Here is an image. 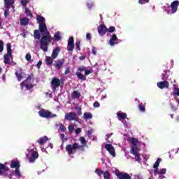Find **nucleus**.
Wrapping results in <instances>:
<instances>
[{
  "label": "nucleus",
  "instance_id": "28",
  "mask_svg": "<svg viewBox=\"0 0 179 179\" xmlns=\"http://www.w3.org/2000/svg\"><path fill=\"white\" fill-rule=\"evenodd\" d=\"M83 118L84 120H92L93 118V115L92 113L85 112L84 113Z\"/></svg>",
  "mask_w": 179,
  "mask_h": 179
},
{
  "label": "nucleus",
  "instance_id": "63",
  "mask_svg": "<svg viewBox=\"0 0 179 179\" xmlns=\"http://www.w3.org/2000/svg\"><path fill=\"white\" fill-rule=\"evenodd\" d=\"M80 132H82V129H80V128L76 129V135H79V134H80Z\"/></svg>",
  "mask_w": 179,
  "mask_h": 179
},
{
  "label": "nucleus",
  "instance_id": "12",
  "mask_svg": "<svg viewBox=\"0 0 179 179\" xmlns=\"http://www.w3.org/2000/svg\"><path fill=\"white\" fill-rule=\"evenodd\" d=\"M178 6H179L178 0H176V1H173L171 3V13L172 14H174V13H176V12H177V10L178 9Z\"/></svg>",
  "mask_w": 179,
  "mask_h": 179
},
{
  "label": "nucleus",
  "instance_id": "58",
  "mask_svg": "<svg viewBox=\"0 0 179 179\" xmlns=\"http://www.w3.org/2000/svg\"><path fill=\"white\" fill-rule=\"evenodd\" d=\"M138 108L140 111H142L143 113L145 111V106L142 104L138 105Z\"/></svg>",
  "mask_w": 179,
  "mask_h": 179
},
{
  "label": "nucleus",
  "instance_id": "3",
  "mask_svg": "<svg viewBox=\"0 0 179 179\" xmlns=\"http://www.w3.org/2000/svg\"><path fill=\"white\" fill-rule=\"evenodd\" d=\"M38 114L42 118H55L57 117L56 114H52L51 112L45 109L39 110Z\"/></svg>",
  "mask_w": 179,
  "mask_h": 179
},
{
  "label": "nucleus",
  "instance_id": "17",
  "mask_svg": "<svg viewBox=\"0 0 179 179\" xmlns=\"http://www.w3.org/2000/svg\"><path fill=\"white\" fill-rule=\"evenodd\" d=\"M157 86L159 87V89H168L169 87V81H162L157 83Z\"/></svg>",
  "mask_w": 179,
  "mask_h": 179
},
{
  "label": "nucleus",
  "instance_id": "25",
  "mask_svg": "<svg viewBox=\"0 0 179 179\" xmlns=\"http://www.w3.org/2000/svg\"><path fill=\"white\" fill-rule=\"evenodd\" d=\"M36 20L38 21V24H44L45 23V18L41 15H38Z\"/></svg>",
  "mask_w": 179,
  "mask_h": 179
},
{
  "label": "nucleus",
  "instance_id": "18",
  "mask_svg": "<svg viewBox=\"0 0 179 179\" xmlns=\"http://www.w3.org/2000/svg\"><path fill=\"white\" fill-rule=\"evenodd\" d=\"M118 40V38L117 37V35L113 34L111 36V38L109 39V44L111 45V47H114L115 45V41Z\"/></svg>",
  "mask_w": 179,
  "mask_h": 179
},
{
  "label": "nucleus",
  "instance_id": "61",
  "mask_svg": "<svg viewBox=\"0 0 179 179\" xmlns=\"http://www.w3.org/2000/svg\"><path fill=\"white\" fill-rule=\"evenodd\" d=\"M92 54L94 55H96L97 54V50L96 49V47H92Z\"/></svg>",
  "mask_w": 179,
  "mask_h": 179
},
{
  "label": "nucleus",
  "instance_id": "4",
  "mask_svg": "<svg viewBox=\"0 0 179 179\" xmlns=\"http://www.w3.org/2000/svg\"><path fill=\"white\" fill-rule=\"evenodd\" d=\"M8 173H9V167L0 163V176H3V177H9L10 179H12V176L8 174Z\"/></svg>",
  "mask_w": 179,
  "mask_h": 179
},
{
  "label": "nucleus",
  "instance_id": "10",
  "mask_svg": "<svg viewBox=\"0 0 179 179\" xmlns=\"http://www.w3.org/2000/svg\"><path fill=\"white\" fill-rule=\"evenodd\" d=\"M98 33L99 36H105L106 33H107V27L104 24H101L98 27Z\"/></svg>",
  "mask_w": 179,
  "mask_h": 179
},
{
  "label": "nucleus",
  "instance_id": "48",
  "mask_svg": "<svg viewBox=\"0 0 179 179\" xmlns=\"http://www.w3.org/2000/svg\"><path fill=\"white\" fill-rule=\"evenodd\" d=\"M108 31V33H114V31H115V27H110Z\"/></svg>",
  "mask_w": 179,
  "mask_h": 179
},
{
  "label": "nucleus",
  "instance_id": "22",
  "mask_svg": "<svg viewBox=\"0 0 179 179\" xmlns=\"http://www.w3.org/2000/svg\"><path fill=\"white\" fill-rule=\"evenodd\" d=\"M4 64H8L10 62V58H12V54H5L4 55Z\"/></svg>",
  "mask_w": 179,
  "mask_h": 179
},
{
  "label": "nucleus",
  "instance_id": "44",
  "mask_svg": "<svg viewBox=\"0 0 179 179\" xmlns=\"http://www.w3.org/2000/svg\"><path fill=\"white\" fill-rule=\"evenodd\" d=\"M76 50L80 51V41H76Z\"/></svg>",
  "mask_w": 179,
  "mask_h": 179
},
{
  "label": "nucleus",
  "instance_id": "32",
  "mask_svg": "<svg viewBox=\"0 0 179 179\" xmlns=\"http://www.w3.org/2000/svg\"><path fill=\"white\" fill-rule=\"evenodd\" d=\"M76 76L78 79H80V80H86V76H85V75L82 74L81 73L77 72Z\"/></svg>",
  "mask_w": 179,
  "mask_h": 179
},
{
  "label": "nucleus",
  "instance_id": "45",
  "mask_svg": "<svg viewBox=\"0 0 179 179\" xmlns=\"http://www.w3.org/2000/svg\"><path fill=\"white\" fill-rule=\"evenodd\" d=\"M29 2L30 0H21V4L22 5V6H26Z\"/></svg>",
  "mask_w": 179,
  "mask_h": 179
},
{
  "label": "nucleus",
  "instance_id": "27",
  "mask_svg": "<svg viewBox=\"0 0 179 179\" xmlns=\"http://www.w3.org/2000/svg\"><path fill=\"white\" fill-rule=\"evenodd\" d=\"M117 115L120 121H122V120H125V118H127V113H117Z\"/></svg>",
  "mask_w": 179,
  "mask_h": 179
},
{
  "label": "nucleus",
  "instance_id": "16",
  "mask_svg": "<svg viewBox=\"0 0 179 179\" xmlns=\"http://www.w3.org/2000/svg\"><path fill=\"white\" fill-rule=\"evenodd\" d=\"M31 79H34V75L33 73L28 74L26 80L20 83V86H23V85H26V83H30Z\"/></svg>",
  "mask_w": 179,
  "mask_h": 179
},
{
  "label": "nucleus",
  "instance_id": "26",
  "mask_svg": "<svg viewBox=\"0 0 179 179\" xmlns=\"http://www.w3.org/2000/svg\"><path fill=\"white\" fill-rule=\"evenodd\" d=\"M40 31L35 29L34 31V38H36V40H40V38H41V34H40Z\"/></svg>",
  "mask_w": 179,
  "mask_h": 179
},
{
  "label": "nucleus",
  "instance_id": "38",
  "mask_svg": "<svg viewBox=\"0 0 179 179\" xmlns=\"http://www.w3.org/2000/svg\"><path fill=\"white\" fill-rule=\"evenodd\" d=\"M20 168L15 169L14 171V176L15 177H22V174L20 173V171L19 170Z\"/></svg>",
  "mask_w": 179,
  "mask_h": 179
},
{
  "label": "nucleus",
  "instance_id": "11",
  "mask_svg": "<svg viewBox=\"0 0 179 179\" xmlns=\"http://www.w3.org/2000/svg\"><path fill=\"white\" fill-rule=\"evenodd\" d=\"M105 149L108 151L110 155L111 156L115 157V149L114 148V146L111 144H106L105 145Z\"/></svg>",
  "mask_w": 179,
  "mask_h": 179
},
{
  "label": "nucleus",
  "instance_id": "33",
  "mask_svg": "<svg viewBox=\"0 0 179 179\" xmlns=\"http://www.w3.org/2000/svg\"><path fill=\"white\" fill-rule=\"evenodd\" d=\"M21 87H26V89H27V90H30L31 89H33V87H34V85L33 84H31V85H29L27 83H25V85H20Z\"/></svg>",
  "mask_w": 179,
  "mask_h": 179
},
{
  "label": "nucleus",
  "instance_id": "30",
  "mask_svg": "<svg viewBox=\"0 0 179 179\" xmlns=\"http://www.w3.org/2000/svg\"><path fill=\"white\" fill-rule=\"evenodd\" d=\"M72 99H79L80 97V93L78 91H73L71 94Z\"/></svg>",
  "mask_w": 179,
  "mask_h": 179
},
{
  "label": "nucleus",
  "instance_id": "37",
  "mask_svg": "<svg viewBox=\"0 0 179 179\" xmlns=\"http://www.w3.org/2000/svg\"><path fill=\"white\" fill-rule=\"evenodd\" d=\"M7 47V54H12V45L8 43L6 45Z\"/></svg>",
  "mask_w": 179,
  "mask_h": 179
},
{
  "label": "nucleus",
  "instance_id": "34",
  "mask_svg": "<svg viewBox=\"0 0 179 179\" xmlns=\"http://www.w3.org/2000/svg\"><path fill=\"white\" fill-rule=\"evenodd\" d=\"M161 162H162V158H158L157 159V161L155 162V164L153 165V168L159 169V166Z\"/></svg>",
  "mask_w": 179,
  "mask_h": 179
},
{
  "label": "nucleus",
  "instance_id": "40",
  "mask_svg": "<svg viewBox=\"0 0 179 179\" xmlns=\"http://www.w3.org/2000/svg\"><path fill=\"white\" fill-rule=\"evenodd\" d=\"M103 176L104 179H110V172H108V171H106L105 172H103Z\"/></svg>",
  "mask_w": 179,
  "mask_h": 179
},
{
  "label": "nucleus",
  "instance_id": "52",
  "mask_svg": "<svg viewBox=\"0 0 179 179\" xmlns=\"http://www.w3.org/2000/svg\"><path fill=\"white\" fill-rule=\"evenodd\" d=\"M25 59L27 61H30V59H31V55L30 53H27L25 56Z\"/></svg>",
  "mask_w": 179,
  "mask_h": 179
},
{
  "label": "nucleus",
  "instance_id": "15",
  "mask_svg": "<svg viewBox=\"0 0 179 179\" xmlns=\"http://www.w3.org/2000/svg\"><path fill=\"white\" fill-rule=\"evenodd\" d=\"M118 179H131V176L127 173L116 172L115 173Z\"/></svg>",
  "mask_w": 179,
  "mask_h": 179
},
{
  "label": "nucleus",
  "instance_id": "60",
  "mask_svg": "<svg viewBox=\"0 0 179 179\" xmlns=\"http://www.w3.org/2000/svg\"><path fill=\"white\" fill-rule=\"evenodd\" d=\"M78 70L80 71V72H83L85 71H86V67L83 66V67L81 68H78Z\"/></svg>",
  "mask_w": 179,
  "mask_h": 179
},
{
  "label": "nucleus",
  "instance_id": "21",
  "mask_svg": "<svg viewBox=\"0 0 179 179\" xmlns=\"http://www.w3.org/2000/svg\"><path fill=\"white\" fill-rule=\"evenodd\" d=\"M59 51H61V49L58 47L53 50L52 53V58L53 59H55V58H57V57H58V54H59Z\"/></svg>",
  "mask_w": 179,
  "mask_h": 179
},
{
  "label": "nucleus",
  "instance_id": "36",
  "mask_svg": "<svg viewBox=\"0 0 179 179\" xmlns=\"http://www.w3.org/2000/svg\"><path fill=\"white\" fill-rule=\"evenodd\" d=\"M131 155H138L139 153V152H138V147L136 146V147L131 148Z\"/></svg>",
  "mask_w": 179,
  "mask_h": 179
},
{
  "label": "nucleus",
  "instance_id": "54",
  "mask_svg": "<svg viewBox=\"0 0 179 179\" xmlns=\"http://www.w3.org/2000/svg\"><path fill=\"white\" fill-rule=\"evenodd\" d=\"M86 38H87V40H88V41H90V40H92V34L89 32L87 33Z\"/></svg>",
  "mask_w": 179,
  "mask_h": 179
},
{
  "label": "nucleus",
  "instance_id": "59",
  "mask_svg": "<svg viewBox=\"0 0 179 179\" xmlns=\"http://www.w3.org/2000/svg\"><path fill=\"white\" fill-rule=\"evenodd\" d=\"M167 171V169H162L159 170V174H166V172Z\"/></svg>",
  "mask_w": 179,
  "mask_h": 179
},
{
  "label": "nucleus",
  "instance_id": "2",
  "mask_svg": "<svg viewBox=\"0 0 179 179\" xmlns=\"http://www.w3.org/2000/svg\"><path fill=\"white\" fill-rule=\"evenodd\" d=\"M66 150L69 156L71 155H73L77 150H80V152L85 151V146L80 145L78 143H74L73 145L68 144L66 146Z\"/></svg>",
  "mask_w": 179,
  "mask_h": 179
},
{
  "label": "nucleus",
  "instance_id": "23",
  "mask_svg": "<svg viewBox=\"0 0 179 179\" xmlns=\"http://www.w3.org/2000/svg\"><path fill=\"white\" fill-rule=\"evenodd\" d=\"M47 141H48V138L47 137V136H44L41 138H40L37 142L39 145H44V143H45V142H47Z\"/></svg>",
  "mask_w": 179,
  "mask_h": 179
},
{
  "label": "nucleus",
  "instance_id": "53",
  "mask_svg": "<svg viewBox=\"0 0 179 179\" xmlns=\"http://www.w3.org/2000/svg\"><path fill=\"white\" fill-rule=\"evenodd\" d=\"M68 128L70 134H72V132H73V129H75V127H73V125H69Z\"/></svg>",
  "mask_w": 179,
  "mask_h": 179
},
{
  "label": "nucleus",
  "instance_id": "64",
  "mask_svg": "<svg viewBox=\"0 0 179 179\" xmlns=\"http://www.w3.org/2000/svg\"><path fill=\"white\" fill-rule=\"evenodd\" d=\"M87 8H89V9H92V8H93V3H87Z\"/></svg>",
  "mask_w": 179,
  "mask_h": 179
},
{
  "label": "nucleus",
  "instance_id": "24",
  "mask_svg": "<svg viewBox=\"0 0 179 179\" xmlns=\"http://www.w3.org/2000/svg\"><path fill=\"white\" fill-rule=\"evenodd\" d=\"M29 22H30V20L27 17H22L20 19L21 26H27V24H29Z\"/></svg>",
  "mask_w": 179,
  "mask_h": 179
},
{
  "label": "nucleus",
  "instance_id": "31",
  "mask_svg": "<svg viewBox=\"0 0 179 179\" xmlns=\"http://www.w3.org/2000/svg\"><path fill=\"white\" fill-rule=\"evenodd\" d=\"M56 127H59V131H61V132H65L66 131V127H65L62 123H60L59 124H56Z\"/></svg>",
  "mask_w": 179,
  "mask_h": 179
},
{
  "label": "nucleus",
  "instance_id": "14",
  "mask_svg": "<svg viewBox=\"0 0 179 179\" xmlns=\"http://www.w3.org/2000/svg\"><path fill=\"white\" fill-rule=\"evenodd\" d=\"M64 63H65L64 59H58L55 61V64H54V66L55 68H56V69H58L59 71V69H61L64 66Z\"/></svg>",
  "mask_w": 179,
  "mask_h": 179
},
{
  "label": "nucleus",
  "instance_id": "57",
  "mask_svg": "<svg viewBox=\"0 0 179 179\" xmlns=\"http://www.w3.org/2000/svg\"><path fill=\"white\" fill-rule=\"evenodd\" d=\"M173 96H179V88L175 89V92L173 93Z\"/></svg>",
  "mask_w": 179,
  "mask_h": 179
},
{
  "label": "nucleus",
  "instance_id": "13",
  "mask_svg": "<svg viewBox=\"0 0 179 179\" xmlns=\"http://www.w3.org/2000/svg\"><path fill=\"white\" fill-rule=\"evenodd\" d=\"M39 31L42 34H48L50 32L48 31V29L47 28V24H39Z\"/></svg>",
  "mask_w": 179,
  "mask_h": 179
},
{
  "label": "nucleus",
  "instance_id": "35",
  "mask_svg": "<svg viewBox=\"0 0 179 179\" xmlns=\"http://www.w3.org/2000/svg\"><path fill=\"white\" fill-rule=\"evenodd\" d=\"M80 141L82 143V146H84V149H85V146H86V145H87V141H86V138H85V137H80Z\"/></svg>",
  "mask_w": 179,
  "mask_h": 179
},
{
  "label": "nucleus",
  "instance_id": "55",
  "mask_svg": "<svg viewBox=\"0 0 179 179\" xmlns=\"http://www.w3.org/2000/svg\"><path fill=\"white\" fill-rule=\"evenodd\" d=\"M154 174L155 176H157V174H160V171H159L158 168H154Z\"/></svg>",
  "mask_w": 179,
  "mask_h": 179
},
{
  "label": "nucleus",
  "instance_id": "6",
  "mask_svg": "<svg viewBox=\"0 0 179 179\" xmlns=\"http://www.w3.org/2000/svg\"><path fill=\"white\" fill-rule=\"evenodd\" d=\"M27 159H29V163H34L37 159H38V152L36 151L32 150L31 153V157H29V154L26 155Z\"/></svg>",
  "mask_w": 179,
  "mask_h": 179
},
{
  "label": "nucleus",
  "instance_id": "5",
  "mask_svg": "<svg viewBox=\"0 0 179 179\" xmlns=\"http://www.w3.org/2000/svg\"><path fill=\"white\" fill-rule=\"evenodd\" d=\"M15 75L18 80V82H20V80H22V79H24L26 78V74L24 72H23V69L21 67H19L18 69L15 73Z\"/></svg>",
  "mask_w": 179,
  "mask_h": 179
},
{
  "label": "nucleus",
  "instance_id": "29",
  "mask_svg": "<svg viewBox=\"0 0 179 179\" xmlns=\"http://www.w3.org/2000/svg\"><path fill=\"white\" fill-rule=\"evenodd\" d=\"M45 62H46L47 65H52V62H54L52 56V57L46 56L45 57Z\"/></svg>",
  "mask_w": 179,
  "mask_h": 179
},
{
  "label": "nucleus",
  "instance_id": "62",
  "mask_svg": "<svg viewBox=\"0 0 179 179\" xmlns=\"http://www.w3.org/2000/svg\"><path fill=\"white\" fill-rule=\"evenodd\" d=\"M4 16L5 17H8V16H9V10H4Z\"/></svg>",
  "mask_w": 179,
  "mask_h": 179
},
{
  "label": "nucleus",
  "instance_id": "56",
  "mask_svg": "<svg viewBox=\"0 0 179 179\" xmlns=\"http://www.w3.org/2000/svg\"><path fill=\"white\" fill-rule=\"evenodd\" d=\"M93 106L95 108H97L99 107H100V103H99V101H96L94 103Z\"/></svg>",
  "mask_w": 179,
  "mask_h": 179
},
{
  "label": "nucleus",
  "instance_id": "43",
  "mask_svg": "<svg viewBox=\"0 0 179 179\" xmlns=\"http://www.w3.org/2000/svg\"><path fill=\"white\" fill-rule=\"evenodd\" d=\"M55 41H59L61 40V36L59 35V32H57L54 36Z\"/></svg>",
  "mask_w": 179,
  "mask_h": 179
},
{
  "label": "nucleus",
  "instance_id": "9",
  "mask_svg": "<svg viewBox=\"0 0 179 179\" xmlns=\"http://www.w3.org/2000/svg\"><path fill=\"white\" fill-rule=\"evenodd\" d=\"M75 48V40L73 39V37H70L68 41L67 44V50L68 51H73Z\"/></svg>",
  "mask_w": 179,
  "mask_h": 179
},
{
  "label": "nucleus",
  "instance_id": "7",
  "mask_svg": "<svg viewBox=\"0 0 179 179\" xmlns=\"http://www.w3.org/2000/svg\"><path fill=\"white\" fill-rule=\"evenodd\" d=\"M61 80H59V78L54 77L50 82L51 88L55 90L57 87H59V86H61Z\"/></svg>",
  "mask_w": 179,
  "mask_h": 179
},
{
  "label": "nucleus",
  "instance_id": "49",
  "mask_svg": "<svg viewBox=\"0 0 179 179\" xmlns=\"http://www.w3.org/2000/svg\"><path fill=\"white\" fill-rule=\"evenodd\" d=\"M85 75L87 76V75H90V73H92V72H93L92 70H87V68L86 67V69L85 70Z\"/></svg>",
  "mask_w": 179,
  "mask_h": 179
},
{
  "label": "nucleus",
  "instance_id": "50",
  "mask_svg": "<svg viewBox=\"0 0 179 179\" xmlns=\"http://www.w3.org/2000/svg\"><path fill=\"white\" fill-rule=\"evenodd\" d=\"M3 51V41L0 40V52H2Z\"/></svg>",
  "mask_w": 179,
  "mask_h": 179
},
{
  "label": "nucleus",
  "instance_id": "19",
  "mask_svg": "<svg viewBox=\"0 0 179 179\" xmlns=\"http://www.w3.org/2000/svg\"><path fill=\"white\" fill-rule=\"evenodd\" d=\"M10 167L11 169H20V162H19L17 160L15 161V160H12Z\"/></svg>",
  "mask_w": 179,
  "mask_h": 179
},
{
  "label": "nucleus",
  "instance_id": "47",
  "mask_svg": "<svg viewBox=\"0 0 179 179\" xmlns=\"http://www.w3.org/2000/svg\"><path fill=\"white\" fill-rule=\"evenodd\" d=\"M131 143L134 146H136L138 145V141L136 140L134 138H131Z\"/></svg>",
  "mask_w": 179,
  "mask_h": 179
},
{
  "label": "nucleus",
  "instance_id": "42",
  "mask_svg": "<svg viewBox=\"0 0 179 179\" xmlns=\"http://www.w3.org/2000/svg\"><path fill=\"white\" fill-rule=\"evenodd\" d=\"M75 110H76L78 115H82V108L81 107L76 106Z\"/></svg>",
  "mask_w": 179,
  "mask_h": 179
},
{
  "label": "nucleus",
  "instance_id": "51",
  "mask_svg": "<svg viewBox=\"0 0 179 179\" xmlns=\"http://www.w3.org/2000/svg\"><path fill=\"white\" fill-rule=\"evenodd\" d=\"M136 162H141V155L138 154L134 155Z\"/></svg>",
  "mask_w": 179,
  "mask_h": 179
},
{
  "label": "nucleus",
  "instance_id": "46",
  "mask_svg": "<svg viewBox=\"0 0 179 179\" xmlns=\"http://www.w3.org/2000/svg\"><path fill=\"white\" fill-rule=\"evenodd\" d=\"M149 1L150 0H138V3L140 5H144L145 3H149Z\"/></svg>",
  "mask_w": 179,
  "mask_h": 179
},
{
  "label": "nucleus",
  "instance_id": "20",
  "mask_svg": "<svg viewBox=\"0 0 179 179\" xmlns=\"http://www.w3.org/2000/svg\"><path fill=\"white\" fill-rule=\"evenodd\" d=\"M5 8L6 9L10 8V6L15 3V0H4Z\"/></svg>",
  "mask_w": 179,
  "mask_h": 179
},
{
  "label": "nucleus",
  "instance_id": "8",
  "mask_svg": "<svg viewBox=\"0 0 179 179\" xmlns=\"http://www.w3.org/2000/svg\"><path fill=\"white\" fill-rule=\"evenodd\" d=\"M64 119L67 121H76V114L75 112H70L65 114Z\"/></svg>",
  "mask_w": 179,
  "mask_h": 179
},
{
  "label": "nucleus",
  "instance_id": "1",
  "mask_svg": "<svg viewBox=\"0 0 179 179\" xmlns=\"http://www.w3.org/2000/svg\"><path fill=\"white\" fill-rule=\"evenodd\" d=\"M51 41H52V38H51L50 33L43 34L40 41L41 50H43L44 52H47L48 51V45L51 44Z\"/></svg>",
  "mask_w": 179,
  "mask_h": 179
},
{
  "label": "nucleus",
  "instance_id": "39",
  "mask_svg": "<svg viewBox=\"0 0 179 179\" xmlns=\"http://www.w3.org/2000/svg\"><path fill=\"white\" fill-rule=\"evenodd\" d=\"M25 13L27 16H29V17H33V14L31 13V11H30L29 8H25Z\"/></svg>",
  "mask_w": 179,
  "mask_h": 179
},
{
  "label": "nucleus",
  "instance_id": "41",
  "mask_svg": "<svg viewBox=\"0 0 179 179\" xmlns=\"http://www.w3.org/2000/svg\"><path fill=\"white\" fill-rule=\"evenodd\" d=\"M95 173L99 176V177H101L104 174V172L103 171H100V169H96L95 170Z\"/></svg>",
  "mask_w": 179,
  "mask_h": 179
}]
</instances>
